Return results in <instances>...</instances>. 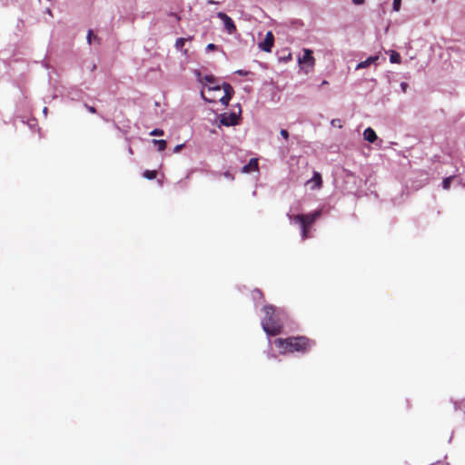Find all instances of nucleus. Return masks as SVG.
I'll list each match as a JSON object with an SVG mask.
<instances>
[{
	"label": "nucleus",
	"mask_w": 465,
	"mask_h": 465,
	"mask_svg": "<svg viewBox=\"0 0 465 465\" xmlns=\"http://www.w3.org/2000/svg\"><path fill=\"white\" fill-rule=\"evenodd\" d=\"M206 48L208 51H214L217 49V46L214 44H209Z\"/></svg>",
	"instance_id": "obj_27"
},
{
	"label": "nucleus",
	"mask_w": 465,
	"mask_h": 465,
	"mask_svg": "<svg viewBox=\"0 0 465 465\" xmlns=\"http://www.w3.org/2000/svg\"><path fill=\"white\" fill-rule=\"evenodd\" d=\"M264 317L262 321V329L272 336L279 334L282 325L276 313V308L272 305H265L262 309Z\"/></svg>",
	"instance_id": "obj_2"
},
{
	"label": "nucleus",
	"mask_w": 465,
	"mask_h": 465,
	"mask_svg": "<svg viewBox=\"0 0 465 465\" xmlns=\"http://www.w3.org/2000/svg\"><path fill=\"white\" fill-rule=\"evenodd\" d=\"M351 1L356 5H363L365 3V0H351Z\"/></svg>",
	"instance_id": "obj_29"
},
{
	"label": "nucleus",
	"mask_w": 465,
	"mask_h": 465,
	"mask_svg": "<svg viewBox=\"0 0 465 465\" xmlns=\"http://www.w3.org/2000/svg\"><path fill=\"white\" fill-rule=\"evenodd\" d=\"M94 37V39L95 41H97L98 43H100V39L96 36V35H94V33L92 30H89L88 33H87V42L88 44H91L92 43V38Z\"/></svg>",
	"instance_id": "obj_18"
},
{
	"label": "nucleus",
	"mask_w": 465,
	"mask_h": 465,
	"mask_svg": "<svg viewBox=\"0 0 465 465\" xmlns=\"http://www.w3.org/2000/svg\"><path fill=\"white\" fill-rule=\"evenodd\" d=\"M95 67H96L95 64H94L93 67H92V70H94Z\"/></svg>",
	"instance_id": "obj_35"
},
{
	"label": "nucleus",
	"mask_w": 465,
	"mask_h": 465,
	"mask_svg": "<svg viewBox=\"0 0 465 465\" xmlns=\"http://www.w3.org/2000/svg\"><path fill=\"white\" fill-rule=\"evenodd\" d=\"M85 108L87 109V111L91 114H95L96 113V109L95 107L94 106H91V105H88V104H84Z\"/></svg>",
	"instance_id": "obj_26"
},
{
	"label": "nucleus",
	"mask_w": 465,
	"mask_h": 465,
	"mask_svg": "<svg viewBox=\"0 0 465 465\" xmlns=\"http://www.w3.org/2000/svg\"><path fill=\"white\" fill-rule=\"evenodd\" d=\"M307 184H312V190L320 189L322 186V178L321 173L314 172L312 178L307 182Z\"/></svg>",
	"instance_id": "obj_9"
},
{
	"label": "nucleus",
	"mask_w": 465,
	"mask_h": 465,
	"mask_svg": "<svg viewBox=\"0 0 465 465\" xmlns=\"http://www.w3.org/2000/svg\"><path fill=\"white\" fill-rule=\"evenodd\" d=\"M450 182H451V177L445 178L442 183L443 188L449 189L450 186Z\"/></svg>",
	"instance_id": "obj_23"
},
{
	"label": "nucleus",
	"mask_w": 465,
	"mask_h": 465,
	"mask_svg": "<svg viewBox=\"0 0 465 465\" xmlns=\"http://www.w3.org/2000/svg\"><path fill=\"white\" fill-rule=\"evenodd\" d=\"M236 74H240V75H242V76H245V75H247V74H249V72H247V71H243V70H238V71L236 72Z\"/></svg>",
	"instance_id": "obj_30"
},
{
	"label": "nucleus",
	"mask_w": 465,
	"mask_h": 465,
	"mask_svg": "<svg viewBox=\"0 0 465 465\" xmlns=\"http://www.w3.org/2000/svg\"><path fill=\"white\" fill-rule=\"evenodd\" d=\"M273 43H274L273 34L271 31H269L266 33L264 40L259 44V47L262 51L270 53L273 46Z\"/></svg>",
	"instance_id": "obj_7"
},
{
	"label": "nucleus",
	"mask_w": 465,
	"mask_h": 465,
	"mask_svg": "<svg viewBox=\"0 0 465 465\" xmlns=\"http://www.w3.org/2000/svg\"><path fill=\"white\" fill-rule=\"evenodd\" d=\"M401 0H393L392 7L393 10L398 12L401 8Z\"/></svg>",
	"instance_id": "obj_21"
},
{
	"label": "nucleus",
	"mask_w": 465,
	"mask_h": 465,
	"mask_svg": "<svg viewBox=\"0 0 465 465\" xmlns=\"http://www.w3.org/2000/svg\"><path fill=\"white\" fill-rule=\"evenodd\" d=\"M183 144H179V145L175 146L174 152L178 153L183 148Z\"/></svg>",
	"instance_id": "obj_31"
},
{
	"label": "nucleus",
	"mask_w": 465,
	"mask_h": 465,
	"mask_svg": "<svg viewBox=\"0 0 465 465\" xmlns=\"http://www.w3.org/2000/svg\"><path fill=\"white\" fill-rule=\"evenodd\" d=\"M153 143L157 145L158 151L163 152L166 149V141L165 140H153Z\"/></svg>",
	"instance_id": "obj_15"
},
{
	"label": "nucleus",
	"mask_w": 465,
	"mask_h": 465,
	"mask_svg": "<svg viewBox=\"0 0 465 465\" xmlns=\"http://www.w3.org/2000/svg\"><path fill=\"white\" fill-rule=\"evenodd\" d=\"M275 346L282 354L301 352L306 353L315 346V341L306 336H292L288 338H277Z\"/></svg>",
	"instance_id": "obj_1"
},
{
	"label": "nucleus",
	"mask_w": 465,
	"mask_h": 465,
	"mask_svg": "<svg viewBox=\"0 0 465 465\" xmlns=\"http://www.w3.org/2000/svg\"><path fill=\"white\" fill-rule=\"evenodd\" d=\"M238 112L231 114H222L220 115V124L224 126H233L239 124L240 115L242 113L241 105L238 104Z\"/></svg>",
	"instance_id": "obj_5"
},
{
	"label": "nucleus",
	"mask_w": 465,
	"mask_h": 465,
	"mask_svg": "<svg viewBox=\"0 0 465 465\" xmlns=\"http://www.w3.org/2000/svg\"><path fill=\"white\" fill-rule=\"evenodd\" d=\"M207 3L209 5H214V4H217V2L213 1V0H208Z\"/></svg>",
	"instance_id": "obj_33"
},
{
	"label": "nucleus",
	"mask_w": 465,
	"mask_h": 465,
	"mask_svg": "<svg viewBox=\"0 0 465 465\" xmlns=\"http://www.w3.org/2000/svg\"><path fill=\"white\" fill-rule=\"evenodd\" d=\"M222 91L223 86L217 84L215 80L213 84H210L207 85V93H221Z\"/></svg>",
	"instance_id": "obj_14"
},
{
	"label": "nucleus",
	"mask_w": 465,
	"mask_h": 465,
	"mask_svg": "<svg viewBox=\"0 0 465 465\" xmlns=\"http://www.w3.org/2000/svg\"><path fill=\"white\" fill-rule=\"evenodd\" d=\"M390 61L393 64H399L401 63V55L399 53L395 51H391V54L390 55Z\"/></svg>",
	"instance_id": "obj_17"
},
{
	"label": "nucleus",
	"mask_w": 465,
	"mask_h": 465,
	"mask_svg": "<svg viewBox=\"0 0 465 465\" xmlns=\"http://www.w3.org/2000/svg\"><path fill=\"white\" fill-rule=\"evenodd\" d=\"M143 176L148 180H153L157 176V172L154 170L153 171L146 170L143 172Z\"/></svg>",
	"instance_id": "obj_16"
},
{
	"label": "nucleus",
	"mask_w": 465,
	"mask_h": 465,
	"mask_svg": "<svg viewBox=\"0 0 465 465\" xmlns=\"http://www.w3.org/2000/svg\"><path fill=\"white\" fill-rule=\"evenodd\" d=\"M299 63L303 64H309L311 67H312L315 63V59L312 56V52L310 49H304L303 55L299 58Z\"/></svg>",
	"instance_id": "obj_8"
},
{
	"label": "nucleus",
	"mask_w": 465,
	"mask_h": 465,
	"mask_svg": "<svg viewBox=\"0 0 465 465\" xmlns=\"http://www.w3.org/2000/svg\"><path fill=\"white\" fill-rule=\"evenodd\" d=\"M363 137L366 141L370 143H374L377 140V134L375 131L371 127H368L367 129L364 130Z\"/></svg>",
	"instance_id": "obj_11"
},
{
	"label": "nucleus",
	"mask_w": 465,
	"mask_h": 465,
	"mask_svg": "<svg viewBox=\"0 0 465 465\" xmlns=\"http://www.w3.org/2000/svg\"><path fill=\"white\" fill-rule=\"evenodd\" d=\"M217 17L223 22L224 28L228 34L232 35L236 32V25L229 15H227L225 13L219 12L217 14Z\"/></svg>",
	"instance_id": "obj_6"
},
{
	"label": "nucleus",
	"mask_w": 465,
	"mask_h": 465,
	"mask_svg": "<svg viewBox=\"0 0 465 465\" xmlns=\"http://www.w3.org/2000/svg\"><path fill=\"white\" fill-rule=\"evenodd\" d=\"M223 175H224V177H226L229 180H233L234 179L233 175L230 172H225L223 173Z\"/></svg>",
	"instance_id": "obj_28"
},
{
	"label": "nucleus",
	"mask_w": 465,
	"mask_h": 465,
	"mask_svg": "<svg viewBox=\"0 0 465 465\" xmlns=\"http://www.w3.org/2000/svg\"><path fill=\"white\" fill-rule=\"evenodd\" d=\"M172 15H173L176 19H180V17L177 15V14H172Z\"/></svg>",
	"instance_id": "obj_34"
},
{
	"label": "nucleus",
	"mask_w": 465,
	"mask_h": 465,
	"mask_svg": "<svg viewBox=\"0 0 465 465\" xmlns=\"http://www.w3.org/2000/svg\"><path fill=\"white\" fill-rule=\"evenodd\" d=\"M252 293H253L254 298H256V297L263 298L262 292L258 289L253 290Z\"/></svg>",
	"instance_id": "obj_24"
},
{
	"label": "nucleus",
	"mask_w": 465,
	"mask_h": 465,
	"mask_svg": "<svg viewBox=\"0 0 465 465\" xmlns=\"http://www.w3.org/2000/svg\"><path fill=\"white\" fill-rule=\"evenodd\" d=\"M187 41V39L185 38H178L175 42V47L177 49H182L185 44V42Z\"/></svg>",
	"instance_id": "obj_19"
},
{
	"label": "nucleus",
	"mask_w": 465,
	"mask_h": 465,
	"mask_svg": "<svg viewBox=\"0 0 465 465\" xmlns=\"http://www.w3.org/2000/svg\"><path fill=\"white\" fill-rule=\"evenodd\" d=\"M152 136H161L163 135V131L162 129H154L150 133Z\"/></svg>",
	"instance_id": "obj_22"
},
{
	"label": "nucleus",
	"mask_w": 465,
	"mask_h": 465,
	"mask_svg": "<svg viewBox=\"0 0 465 465\" xmlns=\"http://www.w3.org/2000/svg\"><path fill=\"white\" fill-rule=\"evenodd\" d=\"M223 94L221 95V93L219 94H216V93H208V95L205 94L204 90H202L201 96L202 98L208 102V103H217L218 101L221 102L223 105H228L230 100L232 99L234 90L232 86L228 83H223Z\"/></svg>",
	"instance_id": "obj_3"
},
{
	"label": "nucleus",
	"mask_w": 465,
	"mask_h": 465,
	"mask_svg": "<svg viewBox=\"0 0 465 465\" xmlns=\"http://www.w3.org/2000/svg\"><path fill=\"white\" fill-rule=\"evenodd\" d=\"M407 86H408L407 84H405V83L401 84V87H402L403 91H406Z\"/></svg>",
	"instance_id": "obj_32"
},
{
	"label": "nucleus",
	"mask_w": 465,
	"mask_h": 465,
	"mask_svg": "<svg viewBox=\"0 0 465 465\" xmlns=\"http://www.w3.org/2000/svg\"><path fill=\"white\" fill-rule=\"evenodd\" d=\"M259 163L257 158H252L249 163L244 165L242 169V172L244 173H248L251 172L258 171Z\"/></svg>",
	"instance_id": "obj_10"
},
{
	"label": "nucleus",
	"mask_w": 465,
	"mask_h": 465,
	"mask_svg": "<svg viewBox=\"0 0 465 465\" xmlns=\"http://www.w3.org/2000/svg\"><path fill=\"white\" fill-rule=\"evenodd\" d=\"M202 81H204L205 84L208 85L210 84L214 83V77L213 75H205Z\"/></svg>",
	"instance_id": "obj_20"
},
{
	"label": "nucleus",
	"mask_w": 465,
	"mask_h": 465,
	"mask_svg": "<svg viewBox=\"0 0 465 465\" xmlns=\"http://www.w3.org/2000/svg\"><path fill=\"white\" fill-rule=\"evenodd\" d=\"M298 224L301 227V237H302V239L304 241V240L310 238L311 237V235H310V229H311V227L308 226L305 223H298Z\"/></svg>",
	"instance_id": "obj_12"
},
{
	"label": "nucleus",
	"mask_w": 465,
	"mask_h": 465,
	"mask_svg": "<svg viewBox=\"0 0 465 465\" xmlns=\"http://www.w3.org/2000/svg\"><path fill=\"white\" fill-rule=\"evenodd\" d=\"M281 135L285 139V140H288L289 139V133L287 130L285 129H282L281 132H280Z\"/></svg>",
	"instance_id": "obj_25"
},
{
	"label": "nucleus",
	"mask_w": 465,
	"mask_h": 465,
	"mask_svg": "<svg viewBox=\"0 0 465 465\" xmlns=\"http://www.w3.org/2000/svg\"><path fill=\"white\" fill-rule=\"evenodd\" d=\"M376 60H378V56H371L365 61H362L359 63L356 66V69H361L368 67L371 64L374 63Z\"/></svg>",
	"instance_id": "obj_13"
},
{
	"label": "nucleus",
	"mask_w": 465,
	"mask_h": 465,
	"mask_svg": "<svg viewBox=\"0 0 465 465\" xmlns=\"http://www.w3.org/2000/svg\"><path fill=\"white\" fill-rule=\"evenodd\" d=\"M321 215H322L321 210H316L313 213H307V214L292 215L290 213H287L288 218L294 223H305L310 227H312V225L316 222V220Z\"/></svg>",
	"instance_id": "obj_4"
}]
</instances>
